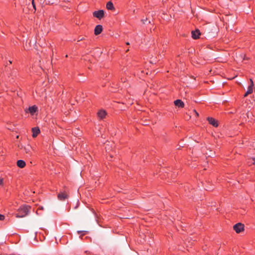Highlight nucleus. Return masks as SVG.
<instances>
[{
    "label": "nucleus",
    "instance_id": "f257e3e1",
    "mask_svg": "<svg viewBox=\"0 0 255 255\" xmlns=\"http://www.w3.org/2000/svg\"><path fill=\"white\" fill-rule=\"evenodd\" d=\"M30 207L28 205H22L17 210L15 214L16 218H23L27 216L30 212Z\"/></svg>",
    "mask_w": 255,
    "mask_h": 255
},
{
    "label": "nucleus",
    "instance_id": "f03ea898",
    "mask_svg": "<svg viewBox=\"0 0 255 255\" xmlns=\"http://www.w3.org/2000/svg\"><path fill=\"white\" fill-rule=\"evenodd\" d=\"M233 229L237 233H240L244 231V225L240 223H237L233 226Z\"/></svg>",
    "mask_w": 255,
    "mask_h": 255
},
{
    "label": "nucleus",
    "instance_id": "7ed1b4c3",
    "mask_svg": "<svg viewBox=\"0 0 255 255\" xmlns=\"http://www.w3.org/2000/svg\"><path fill=\"white\" fill-rule=\"evenodd\" d=\"M23 150L24 152L26 154V156L30 157L32 155V147L27 144L23 147Z\"/></svg>",
    "mask_w": 255,
    "mask_h": 255
},
{
    "label": "nucleus",
    "instance_id": "20e7f679",
    "mask_svg": "<svg viewBox=\"0 0 255 255\" xmlns=\"http://www.w3.org/2000/svg\"><path fill=\"white\" fill-rule=\"evenodd\" d=\"M93 15L99 19H101L104 16V11L103 10L95 11L93 12Z\"/></svg>",
    "mask_w": 255,
    "mask_h": 255
},
{
    "label": "nucleus",
    "instance_id": "39448f33",
    "mask_svg": "<svg viewBox=\"0 0 255 255\" xmlns=\"http://www.w3.org/2000/svg\"><path fill=\"white\" fill-rule=\"evenodd\" d=\"M250 81L251 84L248 88L247 91L246 92V93L244 95L245 97H247L249 94H252L253 91V87L254 86V82L252 79H250Z\"/></svg>",
    "mask_w": 255,
    "mask_h": 255
},
{
    "label": "nucleus",
    "instance_id": "423d86ee",
    "mask_svg": "<svg viewBox=\"0 0 255 255\" xmlns=\"http://www.w3.org/2000/svg\"><path fill=\"white\" fill-rule=\"evenodd\" d=\"M208 122L209 123L212 125L214 127H218V121L215 120L214 118L212 117H208L207 119Z\"/></svg>",
    "mask_w": 255,
    "mask_h": 255
},
{
    "label": "nucleus",
    "instance_id": "0eeeda50",
    "mask_svg": "<svg viewBox=\"0 0 255 255\" xmlns=\"http://www.w3.org/2000/svg\"><path fill=\"white\" fill-rule=\"evenodd\" d=\"M57 197L59 200L64 201L65 199L68 198V195L65 192H63L59 193L58 194Z\"/></svg>",
    "mask_w": 255,
    "mask_h": 255
},
{
    "label": "nucleus",
    "instance_id": "6e6552de",
    "mask_svg": "<svg viewBox=\"0 0 255 255\" xmlns=\"http://www.w3.org/2000/svg\"><path fill=\"white\" fill-rule=\"evenodd\" d=\"M103 30V26L101 25H97L95 28L94 29V34L96 35H98L100 34Z\"/></svg>",
    "mask_w": 255,
    "mask_h": 255
},
{
    "label": "nucleus",
    "instance_id": "1a4fd4ad",
    "mask_svg": "<svg viewBox=\"0 0 255 255\" xmlns=\"http://www.w3.org/2000/svg\"><path fill=\"white\" fill-rule=\"evenodd\" d=\"M192 37L194 39H197L199 38V36L200 35V32L199 30L196 29L194 31H192Z\"/></svg>",
    "mask_w": 255,
    "mask_h": 255
},
{
    "label": "nucleus",
    "instance_id": "9d476101",
    "mask_svg": "<svg viewBox=\"0 0 255 255\" xmlns=\"http://www.w3.org/2000/svg\"><path fill=\"white\" fill-rule=\"evenodd\" d=\"M98 117L100 119H103L106 117V116L107 115V113L104 110H100L98 113Z\"/></svg>",
    "mask_w": 255,
    "mask_h": 255
},
{
    "label": "nucleus",
    "instance_id": "9b49d317",
    "mask_svg": "<svg viewBox=\"0 0 255 255\" xmlns=\"http://www.w3.org/2000/svg\"><path fill=\"white\" fill-rule=\"evenodd\" d=\"M32 137H35L40 133V129L38 128L35 127V128H32Z\"/></svg>",
    "mask_w": 255,
    "mask_h": 255
},
{
    "label": "nucleus",
    "instance_id": "f8f14e48",
    "mask_svg": "<svg viewBox=\"0 0 255 255\" xmlns=\"http://www.w3.org/2000/svg\"><path fill=\"white\" fill-rule=\"evenodd\" d=\"M174 104L179 108H183L184 107V103L179 99L175 100L174 101Z\"/></svg>",
    "mask_w": 255,
    "mask_h": 255
},
{
    "label": "nucleus",
    "instance_id": "ddd939ff",
    "mask_svg": "<svg viewBox=\"0 0 255 255\" xmlns=\"http://www.w3.org/2000/svg\"><path fill=\"white\" fill-rule=\"evenodd\" d=\"M28 110L31 115H33L37 111L38 108L36 106H32L31 107H29Z\"/></svg>",
    "mask_w": 255,
    "mask_h": 255
},
{
    "label": "nucleus",
    "instance_id": "4468645a",
    "mask_svg": "<svg viewBox=\"0 0 255 255\" xmlns=\"http://www.w3.org/2000/svg\"><path fill=\"white\" fill-rule=\"evenodd\" d=\"M17 166L21 168H24L25 165V162L23 160H18L17 161Z\"/></svg>",
    "mask_w": 255,
    "mask_h": 255
},
{
    "label": "nucleus",
    "instance_id": "2eb2a0df",
    "mask_svg": "<svg viewBox=\"0 0 255 255\" xmlns=\"http://www.w3.org/2000/svg\"><path fill=\"white\" fill-rule=\"evenodd\" d=\"M106 7L109 10H113L115 9L114 4L112 1H109L106 4Z\"/></svg>",
    "mask_w": 255,
    "mask_h": 255
},
{
    "label": "nucleus",
    "instance_id": "dca6fc26",
    "mask_svg": "<svg viewBox=\"0 0 255 255\" xmlns=\"http://www.w3.org/2000/svg\"><path fill=\"white\" fill-rule=\"evenodd\" d=\"M88 232L87 231H78L77 233L80 235L79 238L81 239H83V236L88 234Z\"/></svg>",
    "mask_w": 255,
    "mask_h": 255
},
{
    "label": "nucleus",
    "instance_id": "f3484780",
    "mask_svg": "<svg viewBox=\"0 0 255 255\" xmlns=\"http://www.w3.org/2000/svg\"><path fill=\"white\" fill-rule=\"evenodd\" d=\"M110 147H111V146H110V145L109 144H106L105 149H106V151H108V150H110Z\"/></svg>",
    "mask_w": 255,
    "mask_h": 255
},
{
    "label": "nucleus",
    "instance_id": "a211bd4d",
    "mask_svg": "<svg viewBox=\"0 0 255 255\" xmlns=\"http://www.w3.org/2000/svg\"><path fill=\"white\" fill-rule=\"evenodd\" d=\"M252 162H253V161L250 160V158H249L248 160V162H247V164H248V165L249 166H251L252 165H253V163H252Z\"/></svg>",
    "mask_w": 255,
    "mask_h": 255
},
{
    "label": "nucleus",
    "instance_id": "6ab92c4d",
    "mask_svg": "<svg viewBox=\"0 0 255 255\" xmlns=\"http://www.w3.org/2000/svg\"><path fill=\"white\" fill-rule=\"evenodd\" d=\"M250 160L253 161L252 163H253V165H255V157L250 158Z\"/></svg>",
    "mask_w": 255,
    "mask_h": 255
},
{
    "label": "nucleus",
    "instance_id": "aec40b11",
    "mask_svg": "<svg viewBox=\"0 0 255 255\" xmlns=\"http://www.w3.org/2000/svg\"><path fill=\"white\" fill-rule=\"evenodd\" d=\"M5 219V217L4 215L2 214H0V221H3Z\"/></svg>",
    "mask_w": 255,
    "mask_h": 255
},
{
    "label": "nucleus",
    "instance_id": "412c9836",
    "mask_svg": "<svg viewBox=\"0 0 255 255\" xmlns=\"http://www.w3.org/2000/svg\"><path fill=\"white\" fill-rule=\"evenodd\" d=\"M0 185L3 186V179L0 180Z\"/></svg>",
    "mask_w": 255,
    "mask_h": 255
},
{
    "label": "nucleus",
    "instance_id": "4be33fe9",
    "mask_svg": "<svg viewBox=\"0 0 255 255\" xmlns=\"http://www.w3.org/2000/svg\"><path fill=\"white\" fill-rule=\"evenodd\" d=\"M194 112H195V113L196 114V115L197 116H199L198 113H197L195 110H194Z\"/></svg>",
    "mask_w": 255,
    "mask_h": 255
},
{
    "label": "nucleus",
    "instance_id": "5701e85b",
    "mask_svg": "<svg viewBox=\"0 0 255 255\" xmlns=\"http://www.w3.org/2000/svg\"><path fill=\"white\" fill-rule=\"evenodd\" d=\"M110 157H111V158H112V157H113V155H112V154H110Z\"/></svg>",
    "mask_w": 255,
    "mask_h": 255
},
{
    "label": "nucleus",
    "instance_id": "b1692460",
    "mask_svg": "<svg viewBox=\"0 0 255 255\" xmlns=\"http://www.w3.org/2000/svg\"><path fill=\"white\" fill-rule=\"evenodd\" d=\"M9 63H11V62L10 61H9Z\"/></svg>",
    "mask_w": 255,
    "mask_h": 255
},
{
    "label": "nucleus",
    "instance_id": "393cba45",
    "mask_svg": "<svg viewBox=\"0 0 255 255\" xmlns=\"http://www.w3.org/2000/svg\"><path fill=\"white\" fill-rule=\"evenodd\" d=\"M2 179V178H1L0 177V179Z\"/></svg>",
    "mask_w": 255,
    "mask_h": 255
}]
</instances>
